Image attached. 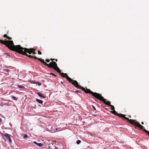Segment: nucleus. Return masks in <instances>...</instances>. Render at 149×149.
Instances as JSON below:
<instances>
[{
  "instance_id": "f257e3e1",
  "label": "nucleus",
  "mask_w": 149,
  "mask_h": 149,
  "mask_svg": "<svg viewBox=\"0 0 149 149\" xmlns=\"http://www.w3.org/2000/svg\"><path fill=\"white\" fill-rule=\"evenodd\" d=\"M0 42L2 44L5 45L11 50L14 51L20 54L26 56L30 58L37 59L48 67L52 68L56 71L59 70V68L57 66V64L56 62L52 61L48 64L46 62H45L43 59L41 58H38L34 56H31L27 54L28 53L29 54H31V53L33 54H36L35 50L33 48L28 49L26 48H23L19 45L15 46L14 45L13 41L12 40H0Z\"/></svg>"
},
{
  "instance_id": "f03ea898",
  "label": "nucleus",
  "mask_w": 149,
  "mask_h": 149,
  "mask_svg": "<svg viewBox=\"0 0 149 149\" xmlns=\"http://www.w3.org/2000/svg\"><path fill=\"white\" fill-rule=\"evenodd\" d=\"M112 110L113 111H110V112L120 117L123 119H125L127 121L130 123H131L132 125H134L136 126L139 127V128L143 129V126L141 125L139 122L136 121L135 120L129 119L128 118H127L125 116V115L122 114L118 113L116 112L115 109H114V110Z\"/></svg>"
},
{
  "instance_id": "7ed1b4c3",
  "label": "nucleus",
  "mask_w": 149,
  "mask_h": 149,
  "mask_svg": "<svg viewBox=\"0 0 149 149\" xmlns=\"http://www.w3.org/2000/svg\"><path fill=\"white\" fill-rule=\"evenodd\" d=\"M90 92L91 93V94L93 96L97 99L103 102L105 104L109 106L111 105L110 102L109 101H106V99H104V97L102 96L101 94L96 93H94L92 91H90Z\"/></svg>"
},
{
  "instance_id": "20e7f679",
  "label": "nucleus",
  "mask_w": 149,
  "mask_h": 149,
  "mask_svg": "<svg viewBox=\"0 0 149 149\" xmlns=\"http://www.w3.org/2000/svg\"><path fill=\"white\" fill-rule=\"evenodd\" d=\"M70 82L75 87L80 89L82 91H84L86 93H89L91 94L90 91H92L89 89H85L81 86L78 85V82L76 81L73 80L71 78V80L68 81Z\"/></svg>"
},
{
  "instance_id": "39448f33",
  "label": "nucleus",
  "mask_w": 149,
  "mask_h": 149,
  "mask_svg": "<svg viewBox=\"0 0 149 149\" xmlns=\"http://www.w3.org/2000/svg\"><path fill=\"white\" fill-rule=\"evenodd\" d=\"M57 72L59 73L61 76L63 77H65L66 79L68 81H70L71 80V78L69 77V76L67 75L66 73H64L61 72V71L60 70V69L59 70L57 71Z\"/></svg>"
},
{
  "instance_id": "423d86ee",
  "label": "nucleus",
  "mask_w": 149,
  "mask_h": 149,
  "mask_svg": "<svg viewBox=\"0 0 149 149\" xmlns=\"http://www.w3.org/2000/svg\"><path fill=\"white\" fill-rule=\"evenodd\" d=\"M4 136H5L6 139L8 140L10 143V144L12 143V140L10 138L11 135L8 134L6 133L4 134Z\"/></svg>"
},
{
  "instance_id": "0eeeda50",
  "label": "nucleus",
  "mask_w": 149,
  "mask_h": 149,
  "mask_svg": "<svg viewBox=\"0 0 149 149\" xmlns=\"http://www.w3.org/2000/svg\"><path fill=\"white\" fill-rule=\"evenodd\" d=\"M33 143L34 144H36V145L38 146L39 147H42L43 146V144H42V143H38L36 141H34L33 142Z\"/></svg>"
},
{
  "instance_id": "6e6552de",
  "label": "nucleus",
  "mask_w": 149,
  "mask_h": 149,
  "mask_svg": "<svg viewBox=\"0 0 149 149\" xmlns=\"http://www.w3.org/2000/svg\"><path fill=\"white\" fill-rule=\"evenodd\" d=\"M37 94L40 97H42L43 98H45V96L43 95L42 93L39 92H37Z\"/></svg>"
},
{
  "instance_id": "1a4fd4ad",
  "label": "nucleus",
  "mask_w": 149,
  "mask_h": 149,
  "mask_svg": "<svg viewBox=\"0 0 149 149\" xmlns=\"http://www.w3.org/2000/svg\"><path fill=\"white\" fill-rule=\"evenodd\" d=\"M7 34H4L3 35V37H5V38H7L9 40H11L12 39V38L11 37H8L7 36Z\"/></svg>"
},
{
  "instance_id": "9d476101",
  "label": "nucleus",
  "mask_w": 149,
  "mask_h": 149,
  "mask_svg": "<svg viewBox=\"0 0 149 149\" xmlns=\"http://www.w3.org/2000/svg\"><path fill=\"white\" fill-rule=\"evenodd\" d=\"M143 126V127H144ZM144 128V127H143V129H141L143 130L144 132H145L149 136V131H147V130H146L145 129H143ZM140 129H141V128H140Z\"/></svg>"
},
{
  "instance_id": "9b49d317",
  "label": "nucleus",
  "mask_w": 149,
  "mask_h": 149,
  "mask_svg": "<svg viewBox=\"0 0 149 149\" xmlns=\"http://www.w3.org/2000/svg\"><path fill=\"white\" fill-rule=\"evenodd\" d=\"M36 101L38 102V103H40V104H42L43 102L42 101L40 100L39 99H36Z\"/></svg>"
},
{
  "instance_id": "f8f14e48",
  "label": "nucleus",
  "mask_w": 149,
  "mask_h": 149,
  "mask_svg": "<svg viewBox=\"0 0 149 149\" xmlns=\"http://www.w3.org/2000/svg\"><path fill=\"white\" fill-rule=\"evenodd\" d=\"M17 86H18V88H22V89L25 88V87H24V86H22L21 85H18Z\"/></svg>"
},
{
  "instance_id": "ddd939ff",
  "label": "nucleus",
  "mask_w": 149,
  "mask_h": 149,
  "mask_svg": "<svg viewBox=\"0 0 149 149\" xmlns=\"http://www.w3.org/2000/svg\"><path fill=\"white\" fill-rule=\"evenodd\" d=\"M12 97L14 100H17V98H16L15 97L13 96H12Z\"/></svg>"
},
{
  "instance_id": "4468645a",
  "label": "nucleus",
  "mask_w": 149,
  "mask_h": 149,
  "mask_svg": "<svg viewBox=\"0 0 149 149\" xmlns=\"http://www.w3.org/2000/svg\"><path fill=\"white\" fill-rule=\"evenodd\" d=\"M110 106L111 107V110H114L115 109L113 105H111Z\"/></svg>"
},
{
  "instance_id": "2eb2a0df",
  "label": "nucleus",
  "mask_w": 149,
  "mask_h": 149,
  "mask_svg": "<svg viewBox=\"0 0 149 149\" xmlns=\"http://www.w3.org/2000/svg\"><path fill=\"white\" fill-rule=\"evenodd\" d=\"M36 84H37L39 86H41L42 85V84L40 82H36Z\"/></svg>"
},
{
  "instance_id": "dca6fc26",
  "label": "nucleus",
  "mask_w": 149,
  "mask_h": 149,
  "mask_svg": "<svg viewBox=\"0 0 149 149\" xmlns=\"http://www.w3.org/2000/svg\"><path fill=\"white\" fill-rule=\"evenodd\" d=\"M81 141L79 140H78L77 141V143L78 144H79L81 143Z\"/></svg>"
},
{
  "instance_id": "f3484780",
  "label": "nucleus",
  "mask_w": 149,
  "mask_h": 149,
  "mask_svg": "<svg viewBox=\"0 0 149 149\" xmlns=\"http://www.w3.org/2000/svg\"><path fill=\"white\" fill-rule=\"evenodd\" d=\"M50 74H51V75H53V76H55V77H56V76H56V75L55 74H54V73H50Z\"/></svg>"
},
{
  "instance_id": "a211bd4d",
  "label": "nucleus",
  "mask_w": 149,
  "mask_h": 149,
  "mask_svg": "<svg viewBox=\"0 0 149 149\" xmlns=\"http://www.w3.org/2000/svg\"><path fill=\"white\" fill-rule=\"evenodd\" d=\"M28 137V136L26 135H25L24 136V138L25 139Z\"/></svg>"
},
{
  "instance_id": "6ab92c4d",
  "label": "nucleus",
  "mask_w": 149,
  "mask_h": 149,
  "mask_svg": "<svg viewBox=\"0 0 149 149\" xmlns=\"http://www.w3.org/2000/svg\"><path fill=\"white\" fill-rule=\"evenodd\" d=\"M74 93H78L80 92V91H78V90H77V91H74Z\"/></svg>"
},
{
  "instance_id": "aec40b11",
  "label": "nucleus",
  "mask_w": 149,
  "mask_h": 149,
  "mask_svg": "<svg viewBox=\"0 0 149 149\" xmlns=\"http://www.w3.org/2000/svg\"><path fill=\"white\" fill-rule=\"evenodd\" d=\"M4 71L6 72H9V70L8 69H5Z\"/></svg>"
},
{
  "instance_id": "412c9836",
  "label": "nucleus",
  "mask_w": 149,
  "mask_h": 149,
  "mask_svg": "<svg viewBox=\"0 0 149 149\" xmlns=\"http://www.w3.org/2000/svg\"><path fill=\"white\" fill-rule=\"evenodd\" d=\"M38 54L40 55H41L42 54V53L38 51Z\"/></svg>"
},
{
  "instance_id": "4be33fe9",
  "label": "nucleus",
  "mask_w": 149,
  "mask_h": 149,
  "mask_svg": "<svg viewBox=\"0 0 149 149\" xmlns=\"http://www.w3.org/2000/svg\"><path fill=\"white\" fill-rule=\"evenodd\" d=\"M50 60H49V59H46L45 61H46L47 62H49Z\"/></svg>"
},
{
  "instance_id": "5701e85b",
  "label": "nucleus",
  "mask_w": 149,
  "mask_h": 149,
  "mask_svg": "<svg viewBox=\"0 0 149 149\" xmlns=\"http://www.w3.org/2000/svg\"><path fill=\"white\" fill-rule=\"evenodd\" d=\"M92 107L93 108V109H94L96 111V109L95 108V107H94V106H93V105H92Z\"/></svg>"
},
{
  "instance_id": "b1692460",
  "label": "nucleus",
  "mask_w": 149,
  "mask_h": 149,
  "mask_svg": "<svg viewBox=\"0 0 149 149\" xmlns=\"http://www.w3.org/2000/svg\"><path fill=\"white\" fill-rule=\"evenodd\" d=\"M50 60L52 61H53V60H55V59H52V58H51L50 59Z\"/></svg>"
},
{
  "instance_id": "393cba45",
  "label": "nucleus",
  "mask_w": 149,
  "mask_h": 149,
  "mask_svg": "<svg viewBox=\"0 0 149 149\" xmlns=\"http://www.w3.org/2000/svg\"><path fill=\"white\" fill-rule=\"evenodd\" d=\"M36 82H33V84H36Z\"/></svg>"
},
{
  "instance_id": "a878e982",
  "label": "nucleus",
  "mask_w": 149,
  "mask_h": 149,
  "mask_svg": "<svg viewBox=\"0 0 149 149\" xmlns=\"http://www.w3.org/2000/svg\"><path fill=\"white\" fill-rule=\"evenodd\" d=\"M2 121V119L1 118H0V122Z\"/></svg>"
},
{
  "instance_id": "bb28decb",
  "label": "nucleus",
  "mask_w": 149,
  "mask_h": 149,
  "mask_svg": "<svg viewBox=\"0 0 149 149\" xmlns=\"http://www.w3.org/2000/svg\"><path fill=\"white\" fill-rule=\"evenodd\" d=\"M141 123L142 124H143V125L144 124V123H143V122H141Z\"/></svg>"
},
{
  "instance_id": "cd10ccee",
  "label": "nucleus",
  "mask_w": 149,
  "mask_h": 149,
  "mask_svg": "<svg viewBox=\"0 0 149 149\" xmlns=\"http://www.w3.org/2000/svg\"><path fill=\"white\" fill-rule=\"evenodd\" d=\"M55 60H56V61H57V59H56Z\"/></svg>"
},
{
  "instance_id": "c85d7f7f",
  "label": "nucleus",
  "mask_w": 149,
  "mask_h": 149,
  "mask_svg": "<svg viewBox=\"0 0 149 149\" xmlns=\"http://www.w3.org/2000/svg\"><path fill=\"white\" fill-rule=\"evenodd\" d=\"M61 83L63 84V82L62 81H61Z\"/></svg>"
},
{
  "instance_id": "c756f323",
  "label": "nucleus",
  "mask_w": 149,
  "mask_h": 149,
  "mask_svg": "<svg viewBox=\"0 0 149 149\" xmlns=\"http://www.w3.org/2000/svg\"><path fill=\"white\" fill-rule=\"evenodd\" d=\"M129 118H131V116H129Z\"/></svg>"
},
{
  "instance_id": "7c9ffc66",
  "label": "nucleus",
  "mask_w": 149,
  "mask_h": 149,
  "mask_svg": "<svg viewBox=\"0 0 149 149\" xmlns=\"http://www.w3.org/2000/svg\"><path fill=\"white\" fill-rule=\"evenodd\" d=\"M105 109L107 110V108H105Z\"/></svg>"
},
{
  "instance_id": "2f4dec72",
  "label": "nucleus",
  "mask_w": 149,
  "mask_h": 149,
  "mask_svg": "<svg viewBox=\"0 0 149 149\" xmlns=\"http://www.w3.org/2000/svg\"><path fill=\"white\" fill-rule=\"evenodd\" d=\"M105 109L107 110V108H105Z\"/></svg>"
},
{
  "instance_id": "473e14b6",
  "label": "nucleus",
  "mask_w": 149,
  "mask_h": 149,
  "mask_svg": "<svg viewBox=\"0 0 149 149\" xmlns=\"http://www.w3.org/2000/svg\"><path fill=\"white\" fill-rule=\"evenodd\" d=\"M7 33L8 34V32H7Z\"/></svg>"
},
{
  "instance_id": "72a5a7b5",
  "label": "nucleus",
  "mask_w": 149,
  "mask_h": 149,
  "mask_svg": "<svg viewBox=\"0 0 149 149\" xmlns=\"http://www.w3.org/2000/svg\"><path fill=\"white\" fill-rule=\"evenodd\" d=\"M95 101H97V100H95Z\"/></svg>"
}]
</instances>
